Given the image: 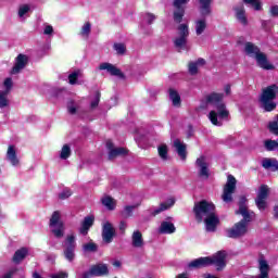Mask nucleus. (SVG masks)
<instances>
[{
  "label": "nucleus",
  "mask_w": 278,
  "mask_h": 278,
  "mask_svg": "<svg viewBox=\"0 0 278 278\" xmlns=\"http://www.w3.org/2000/svg\"><path fill=\"white\" fill-rule=\"evenodd\" d=\"M223 99H225V93L212 92L206 94L200 104L201 110L214 108V110L208 113V119L212 125L216 127H223L222 121H228L229 118V110H227V105L223 102Z\"/></svg>",
  "instance_id": "nucleus-1"
},
{
  "label": "nucleus",
  "mask_w": 278,
  "mask_h": 278,
  "mask_svg": "<svg viewBox=\"0 0 278 278\" xmlns=\"http://www.w3.org/2000/svg\"><path fill=\"white\" fill-rule=\"evenodd\" d=\"M278 94V86L277 85H270L263 89V92L261 94V103L265 110V112H273L275 108H277V103L273 102L275 99H277Z\"/></svg>",
  "instance_id": "nucleus-2"
},
{
  "label": "nucleus",
  "mask_w": 278,
  "mask_h": 278,
  "mask_svg": "<svg viewBox=\"0 0 278 278\" xmlns=\"http://www.w3.org/2000/svg\"><path fill=\"white\" fill-rule=\"evenodd\" d=\"M190 36V29L187 24H180L177 28V35L174 38V47L177 51H190V45L188 43V38Z\"/></svg>",
  "instance_id": "nucleus-3"
},
{
  "label": "nucleus",
  "mask_w": 278,
  "mask_h": 278,
  "mask_svg": "<svg viewBox=\"0 0 278 278\" xmlns=\"http://www.w3.org/2000/svg\"><path fill=\"white\" fill-rule=\"evenodd\" d=\"M215 210L216 207L214 206V204L205 200L197 202L193 207L197 222L202 223L205 218L213 215Z\"/></svg>",
  "instance_id": "nucleus-4"
},
{
  "label": "nucleus",
  "mask_w": 278,
  "mask_h": 278,
  "mask_svg": "<svg viewBox=\"0 0 278 278\" xmlns=\"http://www.w3.org/2000/svg\"><path fill=\"white\" fill-rule=\"evenodd\" d=\"M50 229L55 238H64V222L59 211L53 212L50 218Z\"/></svg>",
  "instance_id": "nucleus-5"
},
{
  "label": "nucleus",
  "mask_w": 278,
  "mask_h": 278,
  "mask_svg": "<svg viewBox=\"0 0 278 278\" xmlns=\"http://www.w3.org/2000/svg\"><path fill=\"white\" fill-rule=\"evenodd\" d=\"M76 249L77 242L75 241V235H67L63 243V256L67 262H75Z\"/></svg>",
  "instance_id": "nucleus-6"
},
{
  "label": "nucleus",
  "mask_w": 278,
  "mask_h": 278,
  "mask_svg": "<svg viewBox=\"0 0 278 278\" xmlns=\"http://www.w3.org/2000/svg\"><path fill=\"white\" fill-rule=\"evenodd\" d=\"M236 192V177L229 175L224 187L222 199L224 203H231L233 201V193Z\"/></svg>",
  "instance_id": "nucleus-7"
},
{
  "label": "nucleus",
  "mask_w": 278,
  "mask_h": 278,
  "mask_svg": "<svg viewBox=\"0 0 278 278\" xmlns=\"http://www.w3.org/2000/svg\"><path fill=\"white\" fill-rule=\"evenodd\" d=\"M190 3V0H174L173 8H174V21L175 23H181L184 21V16L186 15V5Z\"/></svg>",
  "instance_id": "nucleus-8"
},
{
  "label": "nucleus",
  "mask_w": 278,
  "mask_h": 278,
  "mask_svg": "<svg viewBox=\"0 0 278 278\" xmlns=\"http://www.w3.org/2000/svg\"><path fill=\"white\" fill-rule=\"evenodd\" d=\"M249 231V224L244 223V220H240L230 229L227 230L228 238H241Z\"/></svg>",
  "instance_id": "nucleus-9"
},
{
  "label": "nucleus",
  "mask_w": 278,
  "mask_h": 278,
  "mask_svg": "<svg viewBox=\"0 0 278 278\" xmlns=\"http://www.w3.org/2000/svg\"><path fill=\"white\" fill-rule=\"evenodd\" d=\"M266 199H268V186L262 185L255 199L256 207L260 212H264L267 207Z\"/></svg>",
  "instance_id": "nucleus-10"
},
{
  "label": "nucleus",
  "mask_w": 278,
  "mask_h": 278,
  "mask_svg": "<svg viewBox=\"0 0 278 278\" xmlns=\"http://www.w3.org/2000/svg\"><path fill=\"white\" fill-rule=\"evenodd\" d=\"M195 165L199 168V176L202 179H210V163H207V157L200 156L195 161Z\"/></svg>",
  "instance_id": "nucleus-11"
},
{
  "label": "nucleus",
  "mask_w": 278,
  "mask_h": 278,
  "mask_svg": "<svg viewBox=\"0 0 278 278\" xmlns=\"http://www.w3.org/2000/svg\"><path fill=\"white\" fill-rule=\"evenodd\" d=\"M211 258V265L214 264L216 266L217 270H223L225 266H227V252L225 251H219L213 256H210Z\"/></svg>",
  "instance_id": "nucleus-12"
},
{
  "label": "nucleus",
  "mask_w": 278,
  "mask_h": 278,
  "mask_svg": "<svg viewBox=\"0 0 278 278\" xmlns=\"http://www.w3.org/2000/svg\"><path fill=\"white\" fill-rule=\"evenodd\" d=\"M29 62V58L25 54H18L15 58V63L13 68L11 70V75H18L25 66H27V63Z\"/></svg>",
  "instance_id": "nucleus-13"
},
{
  "label": "nucleus",
  "mask_w": 278,
  "mask_h": 278,
  "mask_svg": "<svg viewBox=\"0 0 278 278\" xmlns=\"http://www.w3.org/2000/svg\"><path fill=\"white\" fill-rule=\"evenodd\" d=\"M116 230H114V226L110 222H105L102 226V239L103 242L110 244L112 240H114V236Z\"/></svg>",
  "instance_id": "nucleus-14"
},
{
  "label": "nucleus",
  "mask_w": 278,
  "mask_h": 278,
  "mask_svg": "<svg viewBox=\"0 0 278 278\" xmlns=\"http://www.w3.org/2000/svg\"><path fill=\"white\" fill-rule=\"evenodd\" d=\"M235 16L243 27L249 25V18H247V10L244 9V4H238L233 8Z\"/></svg>",
  "instance_id": "nucleus-15"
},
{
  "label": "nucleus",
  "mask_w": 278,
  "mask_h": 278,
  "mask_svg": "<svg viewBox=\"0 0 278 278\" xmlns=\"http://www.w3.org/2000/svg\"><path fill=\"white\" fill-rule=\"evenodd\" d=\"M99 71H106V73H110L113 77L125 79V74H123V72L118 67L111 63H101L99 65Z\"/></svg>",
  "instance_id": "nucleus-16"
},
{
  "label": "nucleus",
  "mask_w": 278,
  "mask_h": 278,
  "mask_svg": "<svg viewBox=\"0 0 278 278\" xmlns=\"http://www.w3.org/2000/svg\"><path fill=\"white\" fill-rule=\"evenodd\" d=\"M170 220H173V217H167L166 220L161 223V226L159 227V233L170 235L177 231L175 224H173Z\"/></svg>",
  "instance_id": "nucleus-17"
},
{
  "label": "nucleus",
  "mask_w": 278,
  "mask_h": 278,
  "mask_svg": "<svg viewBox=\"0 0 278 278\" xmlns=\"http://www.w3.org/2000/svg\"><path fill=\"white\" fill-rule=\"evenodd\" d=\"M106 149L109 150V160H114V157H118V155H127V149L114 148V143L110 140L106 141Z\"/></svg>",
  "instance_id": "nucleus-18"
},
{
  "label": "nucleus",
  "mask_w": 278,
  "mask_h": 278,
  "mask_svg": "<svg viewBox=\"0 0 278 278\" xmlns=\"http://www.w3.org/2000/svg\"><path fill=\"white\" fill-rule=\"evenodd\" d=\"M202 220L205 223L206 231L210 232L216 231V227H218V224L220 223V219H218V216H216L215 212Z\"/></svg>",
  "instance_id": "nucleus-19"
},
{
  "label": "nucleus",
  "mask_w": 278,
  "mask_h": 278,
  "mask_svg": "<svg viewBox=\"0 0 278 278\" xmlns=\"http://www.w3.org/2000/svg\"><path fill=\"white\" fill-rule=\"evenodd\" d=\"M207 266H212V258L210 256L195 258L188 265L189 268H205Z\"/></svg>",
  "instance_id": "nucleus-20"
},
{
  "label": "nucleus",
  "mask_w": 278,
  "mask_h": 278,
  "mask_svg": "<svg viewBox=\"0 0 278 278\" xmlns=\"http://www.w3.org/2000/svg\"><path fill=\"white\" fill-rule=\"evenodd\" d=\"M131 247L134 249H144V238L140 230H135L131 235Z\"/></svg>",
  "instance_id": "nucleus-21"
},
{
  "label": "nucleus",
  "mask_w": 278,
  "mask_h": 278,
  "mask_svg": "<svg viewBox=\"0 0 278 278\" xmlns=\"http://www.w3.org/2000/svg\"><path fill=\"white\" fill-rule=\"evenodd\" d=\"M92 225H94V215L86 216L80 224L79 233L81 236H88V231H90Z\"/></svg>",
  "instance_id": "nucleus-22"
},
{
  "label": "nucleus",
  "mask_w": 278,
  "mask_h": 278,
  "mask_svg": "<svg viewBox=\"0 0 278 278\" xmlns=\"http://www.w3.org/2000/svg\"><path fill=\"white\" fill-rule=\"evenodd\" d=\"M254 59L256 60L258 66L265 71H273V68H275V66L268 62V59L264 52L258 53L256 56H254Z\"/></svg>",
  "instance_id": "nucleus-23"
},
{
  "label": "nucleus",
  "mask_w": 278,
  "mask_h": 278,
  "mask_svg": "<svg viewBox=\"0 0 278 278\" xmlns=\"http://www.w3.org/2000/svg\"><path fill=\"white\" fill-rule=\"evenodd\" d=\"M262 166L265 170H271L273 173H277L278 170V161L275 157H265L262 161Z\"/></svg>",
  "instance_id": "nucleus-24"
},
{
  "label": "nucleus",
  "mask_w": 278,
  "mask_h": 278,
  "mask_svg": "<svg viewBox=\"0 0 278 278\" xmlns=\"http://www.w3.org/2000/svg\"><path fill=\"white\" fill-rule=\"evenodd\" d=\"M175 205V199H169L164 203H161L159 207L151 210L150 214L152 216H157V214H162V212H166V210H169V207H173Z\"/></svg>",
  "instance_id": "nucleus-25"
},
{
  "label": "nucleus",
  "mask_w": 278,
  "mask_h": 278,
  "mask_svg": "<svg viewBox=\"0 0 278 278\" xmlns=\"http://www.w3.org/2000/svg\"><path fill=\"white\" fill-rule=\"evenodd\" d=\"M200 14L202 16H210L212 14V0H199Z\"/></svg>",
  "instance_id": "nucleus-26"
},
{
  "label": "nucleus",
  "mask_w": 278,
  "mask_h": 278,
  "mask_svg": "<svg viewBox=\"0 0 278 278\" xmlns=\"http://www.w3.org/2000/svg\"><path fill=\"white\" fill-rule=\"evenodd\" d=\"M244 52L249 58H255L262 51L260 50V47L255 46L253 42H245Z\"/></svg>",
  "instance_id": "nucleus-27"
},
{
  "label": "nucleus",
  "mask_w": 278,
  "mask_h": 278,
  "mask_svg": "<svg viewBox=\"0 0 278 278\" xmlns=\"http://www.w3.org/2000/svg\"><path fill=\"white\" fill-rule=\"evenodd\" d=\"M7 160L12 164V166H18V156H16V149L14 146H9L7 151Z\"/></svg>",
  "instance_id": "nucleus-28"
},
{
  "label": "nucleus",
  "mask_w": 278,
  "mask_h": 278,
  "mask_svg": "<svg viewBox=\"0 0 278 278\" xmlns=\"http://www.w3.org/2000/svg\"><path fill=\"white\" fill-rule=\"evenodd\" d=\"M174 148L176 149V152L178 153L180 160H186L187 152H186V143L181 142V140L176 139L174 140Z\"/></svg>",
  "instance_id": "nucleus-29"
},
{
  "label": "nucleus",
  "mask_w": 278,
  "mask_h": 278,
  "mask_svg": "<svg viewBox=\"0 0 278 278\" xmlns=\"http://www.w3.org/2000/svg\"><path fill=\"white\" fill-rule=\"evenodd\" d=\"M236 214H240L244 220V223H247V225H249V223H251V220H253V218H255V213L252 211H249V208H241L236 211Z\"/></svg>",
  "instance_id": "nucleus-30"
},
{
  "label": "nucleus",
  "mask_w": 278,
  "mask_h": 278,
  "mask_svg": "<svg viewBox=\"0 0 278 278\" xmlns=\"http://www.w3.org/2000/svg\"><path fill=\"white\" fill-rule=\"evenodd\" d=\"M90 269L93 277H101L103 275H108V265L105 264H98L96 266H92Z\"/></svg>",
  "instance_id": "nucleus-31"
},
{
  "label": "nucleus",
  "mask_w": 278,
  "mask_h": 278,
  "mask_svg": "<svg viewBox=\"0 0 278 278\" xmlns=\"http://www.w3.org/2000/svg\"><path fill=\"white\" fill-rule=\"evenodd\" d=\"M205 29H207V20L205 18V16H203L202 18H198L195 21L197 36H201V34H203L205 31Z\"/></svg>",
  "instance_id": "nucleus-32"
},
{
  "label": "nucleus",
  "mask_w": 278,
  "mask_h": 278,
  "mask_svg": "<svg viewBox=\"0 0 278 278\" xmlns=\"http://www.w3.org/2000/svg\"><path fill=\"white\" fill-rule=\"evenodd\" d=\"M200 66H205L204 59H198L195 62H190L189 63V73H190V75H197V73H199V67Z\"/></svg>",
  "instance_id": "nucleus-33"
},
{
  "label": "nucleus",
  "mask_w": 278,
  "mask_h": 278,
  "mask_svg": "<svg viewBox=\"0 0 278 278\" xmlns=\"http://www.w3.org/2000/svg\"><path fill=\"white\" fill-rule=\"evenodd\" d=\"M169 99L175 108H179L181 105V96L175 89H169Z\"/></svg>",
  "instance_id": "nucleus-34"
},
{
  "label": "nucleus",
  "mask_w": 278,
  "mask_h": 278,
  "mask_svg": "<svg viewBox=\"0 0 278 278\" xmlns=\"http://www.w3.org/2000/svg\"><path fill=\"white\" fill-rule=\"evenodd\" d=\"M25 257H27V249L22 248L14 253L13 262H14V264H21V262H23V260H25Z\"/></svg>",
  "instance_id": "nucleus-35"
},
{
  "label": "nucleus",
  "mask_w": 278,
  "mask_h": 278,
  "mask_svg": "<svg viewBox=\"0 0 278 278\" xmlns=\"http://www.w3.org/2000/svg\"><path fill=\"white\" fill-rule=\"evenodd\" d=\"M102 205H104L108 210H115L116 207V201L112 199V197L105 195L101 199Z\"/></svg>",
  "instance_id": "nucleus-36"
},
{
  "label": "nucleus",
  "mask_w": 278,
  "mask_h": 278,
  "mask_svg": "<svg viewBox=\"0 0 278 278\" xmlns=\"http://www.w3.org/2000/svg\"><path fill=\"white\" fill-rule=\"evenodd\" d=\"M8 91L0 90V110L8 108L10 105V100L8 99Z\"/></svg>",
  "instance_id": "nucleus-37"
},
{
  "label": "nucleus",
  "mask_w": 278,
  "mask_h": 278,
  "mask_svg": "<svg viewBox=\"0 0 278 278\" xmlns=\"http://www.w3.org/2000/svg\"><path fill=\"white\" fill-rule=\"evenodd\" d=\"M245 5H251L256 12L262 11V2L260 0H242Z\"/></svg>",
  "instance_id": "nucleus-38"
},
{
  "label": "nucleus",
  "mask_w": 278,
  "mask_h": 278,
  "mask_svg": "<svg viewBox=\"0 0 278 278\" xmlns=\"http://www.w3.org/2000/svg\"><path fill=\"white\" fill-rule=\"evenodd\" d=\"M99 247L94 242L85 243L83 245V251L85 253H97Z\"/></svg>",
  "instance_id": "nucleus-39"
},
{
  "label": "nucleus",
  "mask_w": 278,
  "mask_h": 278,
  "mask_svg": "<svg viewBox=\"0 0 278 278\" xmlns=\"http://www.w3.org/2000/svg\"><path fill=\"white\" fill-rule=\"evenodd\" d=\"M71 146L64 144L60 152V159L61 160H68L71 157Z\"/></svg>",
  "instance_id": "nucleus-40"
},
{
  "label": "nucleus",
  "mask_w": 278,
  "mask_h": 278,
  "mask_svg": "<svg viewBox=\"0 0 278 278\" xmlns=\"http://www.w3.org/2000/svg\"><path fill=\"white\" fill-rule=\"evenodd\" d=\"M134 210H136V205H126L122 211L123 218H129L134 214Z\"/></svg>",
  "instance_id": "nucleus-41"
},
{
  "label": "nucleus",
  "mask_w": 278,
  "mask_h": 278,
  "mask_svg": "<svg viewBox=\"0 0 278 278\" xmlns=\"http://www.w3.org/2000/svg\"><path fill=\"white\" fill-rule=\"evenodd\" d=\"M157 151L162 160H168V147L166 144L159 146Z\"/></svg>",
  "instance_id": "nucleus-42"
},
{
  "label": "nucleus",
  "mask_w": 278,
  "mask_h": 278,
  "mask_svg": "<svg viewBox=\"0 0 278 278\" xmlns=\"http://www.w3.org/2000/svg\"><path fill=\"white\" fill-rule=\"evenodd\" d=\"M113 49L116 51L117 55H125V52L127 51L125 43H114Z\"/></svg>",
  "instance_id": "nucleus-43"
},
{
  "label": "nucleus",
  "mask_w": 278,
  "mask_h": 278,
  "mask_svg": "<svg viewBox=\"0 0 278 278\" xmlns=\"http://www.w3.org/2000/svg\"><path fill=\"white\" fill-rule=\"evenodd\" d=\"M92 29V25L90 24V22H87L83 25L81 27V31H80V36H90V31Z\"/></svg>",
  "instance_id": "nucleus-44"
},
{
  "label": "nucleus",
  "mask_w": 278,
  "mask_h": 278,
  "mask_svg": "<svg viewBox=\"0 0 278 278\" xmlns=\"http://www.w3.org/2000/svg\"><path fill=\"white\" fill-rule=\"evenodd\" d=\"M77 79H79V71L72 72L68 75V84H71V86H75V84H77Z\"/></svg>",
  "instance_id": "nucleus-45"
},
{
  "label": "nucleus",
  "mask_w": 278,
  "mask_h": 278,
  "mask_svg": "<svg viewBox=\"0 0 278 278\" xmlns=\"http://www.w3.org/2000/svg\"><path fill=\"white\" fill-rule=\"evenodd\" d=\"M276 119L275 122H270L268 124V129L271 134H275V136H278V114L276 115Z\"/></svg>",
  "instance_id": "nucleus-46"
},
{
  "label": "nucleus",
  "mask_w": 278,
  "mask_h": 278,
  "mask_svg": "<svg viewBox=\"0 0 278 278\" xmlns=\"http://www.w3.org/2000/svg\"><path fill=\"white\" fill-rule=\"evenodd\" d=\"M277 147H278V142L275 140L265 141V149L267 151H275V149H277Z\"/></svg>",
  "instance_id": "nucleus-47"
},
{
  "label": "nucleus",
  "mask_w": 278,
  "mask_h": 278,
  "mask_svg": "<svg viewBox=\"0 0 278 278\" xmlns=\"http://www.w3.org/2000/svg\"><path fill=\"white\" fill-rule=\"evenodd\" d=\"M155 18L157 17L153 13H146L143 16V21H146L148 25H153V23L155 22Z\"/></svg>",
  "instance_id": "nucleus-48"
},
{
  "label": "nucleus",
  "mask_w": 278,
  "mask_h": 278,
  "mask_svg": "<svg viewBox=\"0 0 278 278\" xmlns=\"http://www.w3.org/2000/svg\"><path fill=\"white\" fill-rule=\"evenodd\" d=\"M99 101H101V92L97 91L90 104L91 110H94L99 105Z\"/></svg>",
  "instance_id": "nucleus-49"
},
{
  "label": "nucleus",
  "mask_w": 278,
  "mask_h": 278,
  "mask_svg": "<svg viewBox=\"0 0 278 278\" xmlns=\"http://www.w3.org/2000/svg\"><path fill=\"white\" fill-rule=\"evenodd\" d=\"M72 195H73V191H71V189H64L61 193H59V199L64 201Z\"/></svg>",
  "instance_id": "nucleus-50"
},
{
  "label": "nucleus",
  "mask_w": 278,
  "mask_h": 278,
  "mask_svg": "<svg viewBox=\"0 0 278 278\" xmlns=\"http://www.w3.org/2000/svg\"><path fill=\"white\" fill-rule=\"evenodd\" d=\"M5 90H1V92H8L10 94V90H12V78H7L3 83Z\"/></svg>",
  "instance_id": "nucleus-51"
},
{
  "label": "nucleus",
  "mask_w": 278,
  "mask_h": 278,
  "mask_svg": "<svg viewBox=\"0 0 278 278\" xmlns=\"http://www.w3.org/2000/svg\"><path fill=\"white\" fill-rule=\"evenodd\" d=\"M27 12H29V5L24 4V5L20 7V9H18L20 18H23L24 15L27 14Z\"/></svg>",
  "instance_id": "nucleus-52"
},
{
  "label": "nucleus",
  "mask_w": 278,
  "mask_h": 278,
  "mask_svg": "<svg viewBox=\"0 0 278 278\" xmlns=\"http://www.w3.org/2000/svg\"><path fill=\"white\" fill-rule=\"evenodd\" d=\"M43 35L45 36H53V26L49 24H43Z\"/></svg>",
  "instance_id": "nucleus-53"
},
{
  "label": "nucleus",
  "mask_w": 278,
  "mask_h": 278,
  "mask_svg": "<svg viewBox=\"0 0 278 278\" xmlns=\"http://www.w3.org/2000/svg\"><path fill=\"white\" fill-rule=\"evenodd\" d=\"M67 110H68L70 114H77V106L75 105V102L71 101L67 104Z\"/></svg>",
  "instance_id": "nucleus-54"
},
{
  "label": "nucleus",
  "mask_w": 278,
  "mask_h": 278,
  "mask_svg": "<svg viewBox=\"0 0 278 278\" xmlns=\"http://www.w3.org/2000/svg\"><path fill=\"white\" fill-rule=\"evenodd\" d=\"M247 197H241L239 201V210H247Z\"/></svg>",
  "instance_id": "nucleus-55"
},
{
  "label": "nucleus",
  "mask_w": 278,
  "mask_h": 278,
  "mask_svg": "<svg viewBox=\"0 0 278 278\" xmlns=\"http://www.w3.org/2000/svg\"><path fill=\"white\" fill-rule=\"evenodd\" d=\"M51 278H68V273L60 271L56 274L50 275Z\"/></svg>",
  "instance_id": "nucleus-56"
},
{
  "label": "nucleus",
  "mask_w": 278,
  "mask_h": 278,
  "mask_svg": "<svg viewBox=\"0 0 278 278\" xmlns=\"http://www.w3.org/2000/svg\"><path fill=\"white\" fill-rule=\"evenodd\" d=\"M271 16H278V5H274L270 8Z\"/></svg>",
  "instance_id": "nucleus-57"
},
{
  "label": "nucleus",
  "mask_w": 278,
  "mask_h": 278,
  "mask_svg": "<svg viewBox=\"0 0 278 278\" xmlns=\"http://www.w3.org/2000/svg\"><path fill=\"white\" fill-rule=\"evenodd\" d=\"M125 229H127V223L126 222H121L119 223V230L125 231Z\"/></svg>",
  "instance_id": "nucleus-58"
},
{
  "label": "nucleus",
  "mask_w": 278,
  "mask_h": 278,
  "mask_svg": "<svg viewBox=\"0 0 278 278\" xmlns=\"http://www.w3.org/2000/svg\"><path fill=\"white\" fill-rule=\"evenodd\" d=\"M224 90H225L227 96L231 94V86L230 85H226Z\"/></svg>",
  "instance_id": "nucleus-59"
},
{
  "label": "nucleus",
  "mask_w": 278,
  "mask_h": 278,
  "mask_svg": "<svg viewBox=\"0 0 278 278\" xmlns=\"http://www.w3.org/2000/svg\"><path fill=\"white\" fill-rule=\"evenodd\" d=\"M13 275H14V270H10L2 278H12Z\"/></svg>",
  "instance_id": "nucleus-60"
},
{
  "label": "nucleus",
  "mask_w": 278,
  "mask_h": 278,
  "mask_svg": "<svg viewBox=\"0 0 278 278\" xmlns=\"http://www.w3.org/2000/svg\"><path fill=\"white\" fill-rule=\"evenodd\" d=\"M113 266H115V268H121V261H114Z\"/></svg>",
  "instance_id": "nucleus-61"
},
{
  "label": "nucleus",
  "mask_w": 278,
  "mask_h": 278,
  "mask_svg": "<svg viewBox=\"0 0 278 278\" xmlns=\"http://www.w3.org/2000/svg\"><path fill=\"white\" fill-rule=\"evenodd\" d=\"M274 216L275 218H278V206L274 207Z\"/></svg>",
  "instance_id": "nucleus-62"
},
{
  "label": "nucleus",
  "mask_w": 278,
  "mask_h": 278,
  "mask_svg": "<svg viewBox=\"0 0 278 278\" xmlns=\"http://www.w3.org/2000/svg\"><path fill=\"white\" fill-rule=\"evenodd\" d=\"M178 278H188V275H187L186 273L179 274V275H178Z\"/></svg>",
  "instance_id": "nucleus-63"
}]
</instances>
